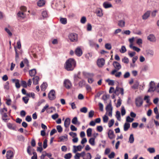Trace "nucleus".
<instances>
[{"mask_svg":"<svg viewBox=\"0 0 159 159\" xmlns=\"http://www.w3.org/2000/svg\"><path fill=\"white\" fill-rule=\"evenodd\" d=\"M105 48L107 49L110 50L111 48V44L109 43H106L105 44Z\"/></svg>","mask_w":159,"mask_h":159,"instance_id":"obj_48","label":"nucleus"},{"mask_svg":"<svg viewBox=\"0 0 159 159\" xmlns=\"http://www.w3.org/2000/svg\"><path fill=\"white\" fill-rule=\"evenodd\" d=\"M57 129L59 133H61L62 131V128L60 125H58L57 126Z\"/></svg>","mask_w":159,"mask_h":159,"instance_id":"obj_53","label":"nucleus"},{"mask_svg":"<svg viewBox=\"0 0 159 159\" xmlns=\"http://www.w3.org/2000/svg\"><path fill=\"white\" fill-rule=\"evenodd\" d=\"M121 103V100L120 98H119V99L117 100V103L116 105V107H120Z\"/></svg>","mask_w":159,"mask_h":159,"instance_id":"obj_59","label":"nucleus"},{"mask_svg":"<svg viewBox=\"0 0 159 159\" xmlns=\"http://www.w3.org/2000/svg\"><path fill=\"white\" fill-rule=\"evenodd\" d=\"M107 134L108 137L110 139H112L115 138V135L113 130L111 129L109 130Z\"/></svg>","mask_w":159,"mask_h":159,"instance_id":"obj_15","label":"nucleus"},{"mask_svg":"<svg viewBox=\"0 0 159 159\" xmlns=\"http://www.w3.org/2000/svg\"><path fill=\"white\" fill-rule=\"evenodd\" d=\"M21 85L24 88H26L27 87V84L26 81L24 80H22L21 81Z\"/></svg>","mask_w":159,"mask_h":159,"instance_id":"obj_50","label":"nucleus"},{"mask_svg":"<svg viewBox=\"0 0 159 159\" xmlns=\"http://www.w3.org/2000/svg\"><path fill=\"white\" fill-rule=\"evenodd\" d=\"M85 84V82L84 80H82L79 82V85L80 86L82 87Z\"/></svg>","mask_w":159,"mask_h":159,"instance_id":"obj_55","label":"nucleus"},{"mask_svg":"<svg viewBox=\"0 0 159 159\" xmlns=\"http://www.w3.org/2000/svg\"><path fill=\"white\" fill-rule=\"evenodd\" d=\"M16 80V82L15 83V86L18 89L20 88V85L19 83V80H15V79H13V81H15Z\"/></svg>","mask_w":159,"mask_h":159,"instance_id":"obj_31","label":"nucleus"},{"mask_svg":"<svg viewBox=\"0 0 159 159\" xmlns=\"http://www.w3.org/2000/svg\"><path fill=\"white\" fill-rule=\"evenodd\" d=\"M32 150V148L30 146H29L27 148V152L30 155H31L32 153L30 150Z\"/></svg>","mask_w":159,"mask_h":159,"instance_id":"obj_42","label":"nucleus"},{"mask_svg":"<svg viewBox=\"0 0 159 159\" xmlns=\"http://www.w3.org/2000/svg\"><path fill=\"white\" fill-rule=\"evenodd\" d=\"M49 99L51 100H53L56 98L55 92L54 90H51L48 94Z\"/></svg>","mask_w":159,"mask_h":159,"instance_id":"obj_5","label":"nucleus"},{"mask_svg":"<svg viewBox=\"0 0 159 159\" xmlns=\"http://www.w3.org/2000/svg\"><path fill=\"white\" fill-rule=\"evenodd\" d=\"M76 61L73 58H70L67 60L64 65V68L68 71H72L76 66Z\"/></svg>","mask_w":159,"mask_h":159,"instance_id":"obj_1","label":"nucleus"},{"mask_svg":"<svg viewBox=\"0 0 159 159\" xmlns=\"http://www.w3.org/2000/svg\"><path fill=\"white\" fill-rule=\"evenodd\" d=\"M108 120V117L106 115H105L103 117V120L104 123H107Z\"/></svg>","mask_w":159,"mask_h":159,"instance_id":"obj_56","label":"nucleus"},{"mask_svg":"<svg viewBox=\"0 0 159 159\" xmlns=\"http://www.w3.org/2000/svg\"><path fill=\"white\" fill-rule=\"evenodd\" d=\"M148 150L150 153H153L155 152V149L154 148H148Z\"/></svg>","mask_w":159,"mask_h":159,"instance_id":"obj_57","label":"nucleus"},{"mask_svg":"<svg viewBox=\"0 0 159 159\" xmlns=\"http://www.w3.org/2000/svg\"><path fill=\"white\" fill-rule=\"evenodd\" d=\"M42 14L43 18H46L48 17L47 12L46 11H42Z\"/></svg>","mask_w":159,"mask_h":159,"instance_id":"obj_44","label":"nucleus"},{"mask_svg":"<svg viewBox=\"0 0 159 159\" xmlns=\"http://www.w3.org/2000/svg\"><path fill=\"white\" fill-rule=\"evenodd\" d=\"M69 135L72 136L73 138H74L77 136V134L75 133L72 132H70L69 133Z\"/></svg>","mask_w":159,"mask_h":159,"instance_id":"obj_64","label":"nucleus"},{"mask_svg":"<svg viewBox=\"0 0 159 159\" xmlns=\"http://www.w3.org/2000/svg\"><path fill=\"white\" fill-rule=\"evenodd\" d=\"M126 51L125 47L124 46H122L120 50V52L122 53H124L126 52Z\"/></svg>","mask_w":159,"mask_h":159,"instance_id":"obj_51","label":"nucleus"},{"mask_svg":"<svg viewBox=\"0 0 159 159\" xmlns=\"http://www.w3.org/2000/svg\"><path fill=\"white\" fill-rule=\"evenodd\" d=\"M60 141H63L64 140L67 141L68 139L67 135L65 134L64 136H62L60 137L59 138Z\"/></svg>","mask_w":159,"mask_h":159,"instance_id":"obj_24","label":"nucleus"},{"mask_svg":"<svg viewBox=\"0 0 159 159\" xmlns=\"http://www.w3.org/2000/svg\"><path fill=\"white\" fill-rule=\"evenodd\" d=\"M116 116L117 120L119 121L120 120V112L119 111H117L116 112Z\"/></svg>","mask_w":159,"mask_h":159,"instance_id":"obj_33","label":"nucleus"},{"mask_svg":"<svg viewBox=\"0 0 159 159\" xmlns=\"http://www.w3.org/2000/svg\"><path fill=\"white\" fill-rule=\"evenodd\" d=\"M18 16L20 19H23L26 17V15L24 12L20 11H19L17 14Z\"/></svg>","mask_w":159,"mask_h":159,"instance_id":"obj_18","label":"nucleus"},{"mask_svg":"<svg viewBox=\"0 0 159 159\" xmlns=\"http://www.w3.org/2000/svg\"><path fill=\"white\" fill-rule=\"evenodd\" d=\"M126 113L125 110L124 106L121 107V114L122 116H124Z\"/></svg>","mask_w":159,"mask_h":159,"instance_id":"obj_46","label":"nucleus"},{"mask_svg":"<svg viewBox=\"0 0 159 159\" xmlns=\"http://www.w3.org/2000/svg\"><path fill=\"white\" fill-rule=\"evenodd\" d=\"M149 88L148 90V92L154 91L155 90V83L152 81L149 83Z\"/></svg>","mask_w":159,"mask_h":159,"instance_id":"obj_9","label":"nucleus"},{"mask_svg":"<svg viewBox=\"0 0 159 159\" xmlns=\"http://www.w3.org/2000/svg\"><path fill=\"white\" fill-rule=\"evenodd\" d=\"M47 86L48 84L46 83L43 82L40 86L41 90L44 91L46 89Z\"/></svg>","mask_w":159,"mask_h":159,"instance_id":"obj_29","label":"nucleus"},{"mask_svg":"<svg viewBox=\"0 0 159 159\" xmlns=\"http://www.w3.org/2000/svg\"><path fill=\"white\" fill-rule=\"evenodd\" d=\"M32 80L33 84L35 85H36L38 84L39 78L38 76H36L33 77Z\"/></svg>","mask_w":159,"mask_h":159,"instance_id":"obj_20","label":"nucleus"},{"mask_svg":"<svg viewBox=\"0 0 159 159\" xmlns=\"http://www.w3.org/2000/svg\"><path fill=\"white\" fill-rule=\"evenodd\" d=\"M130 124L128 123H125L124 126V130L125 131H127L130 128Z\"/></svg>","mask_w":159,"mask_h":159,"instance_id":"obj_26","label":"nucleus"},{"mask_svg":"<svg viewBox=\"0 0 159 159\" xmlns=\"http://www.w3.org/2000/svg\"><path fill=\"white\" fill-rule=\"evenodd\" d=\"M103 6L105 8H108L112 7V5L111 3L107 2H104L103 4Z\"/></svg>","mask_w":159,"mask_h":159,"instance_id":"obj_21","label":"nucleus"},{"mask_svg":"<svg viewBox=\"0 0 159 159\" xmlns=\"http://www.w3.org/2000/svg\"><path fill=\"white\" fill-rule=\"evenodd\" d=\"M60 21L61 24L65 25L67 23V19L65 18H61L60 19Z\"/></svg>","mask_w":159,"mask_h":159,"instance_id":"obj_32","label":"nucleus"},{"mask_svg":"<svg viewBox=\"0 0 159 159\" xmlns=\"http://www.w3.org/2000/svg\"><path fill=\"white\" fill-rule=\"evenodd\" d=\"M86 20V18L85 16H83L80 20V22L82 24H84Z\"/></svg>","mask_w":159,"mask_h":159,"instance_id":"obj_58","label":"nucleus"},{"mask_svg":"<svg viewBox=\"0 0 159 159\" xmlns=\"http://www.w3.org/2000/svg\"><path fill=\"white\" fill-rule=\"evenodd\" d=\"M151 11H147L142 16V19L145 20L147 19L150 16Z\"/></svg>","mask_w":159,"mask_h":159,"instance_id":"obj_14","label":"nucleus"},{"mask_svg":"<svg viewBox=\"0 0 159 159\" xmlns=\"http://www.w3.org/2000/svg\"><path fill=\"white\" fill-rule=\"evenodd\" d=\"M130 76V74L129 72H127L125 73L124 75V78H127L129 77Z\"/></svg>","mask_w":159,"mask_h":159,"instance_id":"obj_62","label":"nucleus"},{"mask_svg":"<svg viewBox=\"0 0 159 159\" xmlns=\"http://www.w3.org/2000/svg\"><path fill=\"white\" fill-rule=\"evenodd\" d=\"M134 120L133 118H131L129 116H127L126 118V121L127 122H131L133 121Z\"/></svg>","mask_w":159,"mask_h":159,"instance_id":"obj_41","label":"nucleus"},{"mask_svg":"<svg viewBox=\"0 0 159 159\" xmlns=\"http://www.w3.org/2000/svg\"><path fill=\"white\" fill-rule=\"evenodd\" d=\"M114 123V120L113 119H111L108 122V126L109 127H111L113 125Z\"/></svg>","mask_w":159,"mask_h":159,"instance_id":"obj_40","label":"nucleus"},{"mask_svg":"<svg viewBox=\"0 0 159 159\" xmlns=\"http://www.w3.org/2000/svg\"><path fill=\"white\" fill-rule=\"evenodd\" d=\"M154 53L153 50L149 49L146 51L145 56L147 57H152L154 55Z\"/></svg>","mask_w":159,"mask_h":159,"instance_id":"obj_10","label":"nucleus"},{"mask_svg":"<svg viewBox=\"0 0 159 159\" xmlns=\"http://www.w3.org/2000/svg\"><path fill=\"white\" fill-rule=\"evenodd\" d=\"M144 100L146 101V102L147 103H149L150 100L149 96H145L144 97Z\"/></svg>","mask_w":159,"mask_h":159,"instance_id":"obj_54","label":"nucleus"},{"mask_svg":"<svg viewBox=\"0 0 159 159\" xmlns=\"http://www.w3.org/2000/svg\"><path fill=\"white\" fill-rule=\"evenodd\" d=\"M94 111L93 110L90 111L89 113V118L92 117L94 115Z\"/></svg>","mask_w":159,"mask_h":159,"instance_id":"obj_49","label":"nucleus"},{"mask_svg":"<svg viewBox=\"0 0 159 159\" xmlns=\"http://www.w3.org/2000/svg\"><path fill=\"white\" fill-rule=\"evenodd\" d=\"M147 39L152 42H155L156 41V39L155 36L152 34H149L147 37Z\"/></svg>","mask_w":159,"mask_h":159,"instance_id":"obj_7","label":"nucleus"},{"mask_svg":"<svg viewBox=\"0 0 159 159\" xmlns=\"http://www.w3.org/2000/svg\"><path fill=\"white\" fill-rule=\"evenodd\" d=\"M75 52L78 56H80L82 54V51L79 47H77L75 50Z\"/></svg>","mask_w":159,"mask_h":159,"instance_id":"obj_11","label":"nucleus"},{"mask_svg":"<svg viewBox=\"0 0 159 159\" xmlns=\"http://www.w3.org/2000/svg\"><path fill=\"white\" fill-rule=\"evenodd\" d=\"M113 65L115 69L117 70H119L121 67L120 64L117 61H114L113 63Z\"/></svg>","mask_w":159,"mask_h":159,"instance_id":"obj_13","label":"nucleus"},{"mask_svg":"<svg viewBox=\"0 0 159 159\" xmlns=\"http://www.w3.org/2000/svg\"><path fill=\"white\" fill-rule=\"evenodd\" d=\"M92 129L90 128L88 129L87 130V134L88 137L91 136L92 134Z\"/></svg>","mask_w":159,"mask_h":159,"instance_id":"obj_38","label":"nucleus"},{"mask_svg":"<svg viewBox=\"0 0 159 159\" xmlns=\"http://www.w3.org/2000/svg\"><path fill=\"white\" fill-rule=\"evenodd\" d=\"M69 38L71 42H76L78 40L77 34L75 33L70 34L69 35Z\"/></svg>","mask_w":159,"mask_h":159,"instance_id":"obj_3","label":"nucleus"},{"mask_svg":"<svg viewBox=\"0 0 159 159\" xmlns=\"http://www.w3.org/2000/svg\"><path fill=\"white\" fill-rule=\"evenodd\" d=\"M122 61L125 63L128 64L129 63V60L128 58L125 57L122 59Z\"/></svg>","mask_w":159,"mask_h":159,"instance_id":"obj_47","label":"nucleus"},{"mask_svg":"<svg viewBox=\"0 0 159 159\" xmlns=\"http://www.w3.org/2000/svg\"><path fill=\"white\" fill-rule=\"evenodd\" d=\"M89 143L93 146L95 145V139L94 138H91L89 140Z\"/></svg>","mask_w":159,"mask_h":159,"instance_id":"obj_37","label":"nucleus"},{"mask_svg":"<svg viewBox=\"0 0 159 159\" xmlns=\"http://www.w3.org/2000/svg\"><path fill=\"white\" fill-rule=\"evenodd\" d=\"M129 47L130 48H132L135 51L137 52H139L140 51V49L139 48L133 46L132 44H131L129 45Z\"/></svg>","mask_w":159,"mask_h":159,"instance_id":"obj_25","label":"nucleus"},{"mask_svg":"<svg viewBox=\"0 0 159 159\" xmlns=\"http://www.w3.org/2000/svg\"><path fill=\"white\" fill-rule=\"evenodd\" d=\"M107 112L108 113V115L110 117L112 116V107L111 105V101L110 100L109 103L107 105L106 108Z\"/></svg>","mask_w":159,"mask_h":159,"instance_id":"obj_2","label":"nucleus"},{"mask_svg":"<svg viewBox=\"0 0 159 159\" xmlns=\"http://www.w3.org/2000/svg\"><path fill=\"white\" fill-rule=\"evenodd\" d=\"M143 99L141 97H139L135 99V103L137 107H141L143 105Z\"/></svg>","mask_w":159,"mask_h":159,"instance_id":"obj_4","label":"nucleus"},{"mask_svg":"<svg viewBox=\"0 0 159 159\" xmlns=\"http://www.w3.org/2000/svg\"><path fill=\"white\" fill-rule=\"evenodd\" d=\"M7 109L6 108H4L2 109H0V113L2 115L4 113H5L4 112H7Z\"/></svg>","mask_w":159,"mask_h":159,"instance_id":"obj_52","label":"nucleus"},{"mask_svg":"<svg viewBox=\"0 0 159 159\" xmlns=\"http://www.w3.org/2000/svg\"><path fill=\"white\" fill-rule=\"evenodd\" d=\"M80 111L82 113H86L88 111V108L86 107H84L80 109Z\"/></svg>","mask_w":159,"mask_h":159,"instance_id":"obj_36","label":"nucleus"},{"mask_svg":"<svg viewBox=\"0 0 159 159\" xmlns=\"http://www.w3.org/2000/svg\"><path fill=\"white\" fill-rule=\"evenodd\" d=\"M105 64V60L103 58L98 60L97 64L99 67H102Z\"/></svg>","mask_w":159,"mask_h":159,"instance_id":"obj_8","label":"nucleus"},{"mask_svg":"<svg viewBox=\"0 0 159 159\" xmlns=\"http://www.w3.org/2000/svg\"><path fill=\"white\" fill-rule=\"evenodd\" d=\"M72 156V154L70 153H69L65 155L64 158L65 159H70L71 157Z\"/></svg>","mask_w":159,"mask_h":159,"instance_id":"obj_35","label":"nucleus"},{"mask_svg":"<svg viewBox=\"0 0 159 159\" xmlns=\"http://www.w3.org/2000/svg\"><path fill=\"white\" fill-rule=\"evenodd\" d=\"M29 73L30 76L31 77L35 76L36 73V69H34L30 70L29 72Z\"/></svg>","mask_w":159,"mask_h":159,"instance_id":"obj_22","label":"nucleus"},{"mask_svg":"<svg viewBox=\"0 0 159 159\" xmlns=\"http://www.w3.org/2000/svg\"><path fill=\"white\" fill-rule=\"evenodd\" d=\"M134 140V138L133 134H131L130 135L129 137V142L131 143H133Z\"/></svg>","mask_w":159,"mask_h":159,"instance_id":"obj_30","label":"nucleus"},{"mask_svg":"<svg viewBox=\"0 0 159 159\" xmlns=\"http://www.w3.org/2000/svg\"><path fill=\"white\" fill-rule=\"evenodd\" d=\"M2 115V119L4 121L6 122L7 120V119L6 118L7 116V113H4Z\"/></svg>","mask_w":159,"mask_h":159,"instance_id":"obj_45","label":"nucleus"},{"mask_svg":"<svg viewBox=\"0 0 159 159\" xmlns=\"http://www.w3.org/2000/svg\"><path fill=\"white\" fill-rule=\"evenodd\" d=\"M95 13L97 14V16H98L101 17L103 16L102 10L100 8H97L96 10Z\"/></svg>","mask_w":159,"mask_h":159,"instance_id":"obj_16","label":"nucleus"},{"mask_svg":"<svg viewBox=\"0 0 159 159\" xmlns=\"http://www.w3.org/2000/svg\"><path fill=\"white\" fill-rule=\"evenodd\" d=\"M72 123L75 125L76 124L78 123V119L76 117H75L73 118L72 120Z\"/></svg>","mask_w":159,"mask_h":159,"instance_id":"obj_39","label":"nucleus"},{"mask_svg":"<svg viewBox=\"0 0 159 159\" xmlns=\"http://www.w3.org/2000/svg\"><path fill=\"white\" fill-rule=\"evenodd\" d=\"M7 127L10 129L15 130L16 129V125L14 124L8 123L7 124Z\"/></svg>","mask_w":159,"mask_h":159,"instance_id":"obj_12","label":"nucleus"},{"mask_svg":"<svg viewBox=\"0 0 159 159\" xmlns=\"http://www.w3.org/2000/svg\"><path fill=\"white\" fill-rule=\"evenodd\" d=\"M139 85V82L138 81H135L134 84L132 86V89H137Z\"/></svg>","mask_w":159,"mask_h":159,"instance_id":"obj_27","label":"nucleus"},{"mask_svg":"<svg viewBox=\"0 0 159 159\" xmlns=\"http://www.w3.org/2000/svg\"><path fill=\"white\" fill-rule=\"evenodd\" d=\"M47 140L46 139H45L43 141V148L44 149H45L47 147Z\"/></svg>","mask_w":159,"mask_h":159,"instance_id":"obj_61","label":"nucleus"},{"mask_svg":"<svg viewBox=\"0 0 159 159\" xmlns=\"http://www.w3.org/2000/svg\"><path fill=\"white\" fill-rule=\"evenodd\" d=\"M13 157V153L11 150L8 151L7 152L6 157L7 158L11 159Z\"/></svg>","mask_w":159,"mask_h":159,"instance_id":"obj_17","label":"nucleus"},{"mask_svg":"<svg viewBox=\"0 0 159 159\" xmlns=\"http://www.w3.org/2000/svg\"><path fill=\"white\" fill-rule=\"evenodd\" d=\"M33 156L32 157L31 159H37V153L36 152H33Z\"/></svg>","mask_w":159,"mask_h":159,"instance_id":"obj_63","label":"nucleus"},{"mask_svg":"<svg viewBox=\"0 0 159 159\" xmlns=\"http://www.w3.org/2000/svg\"><path fill=\"white\" fill-rule=\"evenodd\" d=\"M106 81L108 83V84L110 85H113L114 84V81L113 80L108 79L106 80Z\"/></svg>","mask_w":159,"mask_h":159,"instance_id":"obj_34","label":"nucleus"},{"mask_svg":"<svg viewBox=\"0 0 159 159\" xmlns=\"http://www.w3.org/2000/svg\"><path fill=\"white\" fill-rule=\"evenodd\" d=\"M70 119L69 118H66L64 121V125L65 127L66 128H68L70 124Z\"/></svg>","mask_w":159,"mask_h":159,"instance_id":"obj_19","label":"nucleus"},{"mask_svg":"<svg viewBox=\"0 0 159 159\" xmlns=\"http://www.w3.org/2000/svg\"><path fill=\"white\" fill-rule=\"evenodd\" d=\"M115 153L114 152H112L109 155L108 157L110 159H112L114 158Z\"/></svg>","mask_w":159,"mask_h":159,"instance_id":"obj_60","label":"nucleus"},{"mask_svg":"<svg viewBox=\"0 0 159 159\" xmlns=\"http://www.w3.org/2000/svg\"><path fill=\"white\" fill-rule=\"evenodd\" d=\"M39 7H42L45 4V1L43 0H39L37 3Z\"/></svg>","mask_w":159,"mask_h":159,"instance_id":"obj_28","label":"nucleus"},{"mask_svg":"<svg viewBox=\"0 0 159 159\" xmlns=\"http://www.w3.org/2000/svg\"><path fill=\"white\" fill-rule=\"evenodd\" d=\"M64 85L66 88L68 89H70L72 86L71 82L69 80H64Z\"/></svg>","mask_w":159,"mask_h":159,"instance_id":"obj_6","label":"nucleus"},{"mask_svg":"<svg viewBox=\"0 0 159 159\" xmlns=\"http://www.w3.org/2000/svg\"><path fill=\"white\" fill-rule=\"evenodd\" d=\"M125 22L123 20H120L118 21V25L119 26L123 27H125Z\"/></svg>","mask_w":159,"mask_h":159,"instance_id":"obj_23","label":"nucleus"},{"mask_svg":"<svg viewBox=\"0 0 159 159\" xmlns=\"http://www.w3.org/2000/svg\"><path fill=\"white\" fill-rule=\"evenodd\" d=\"M32 150V148L30 146H29L27 148V152L30 155H31L32 153L30 150Z\"/></svg>","mask_w":159,"mask_h":159,"instance_id":"obj_43","label":"nucleus"}]
</instances>
